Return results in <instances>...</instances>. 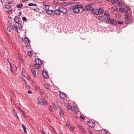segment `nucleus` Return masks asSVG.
<instances>
[{"instance_id":"nucleus-52","label":"nucleus","mask_w":134,"mask_h":134,"mask_svg":"<svg viewBox=\"0 0 134 134\" xmlns=\"http://www.w3.org/2000/svg\"><path fill=\"white\" fill-rule=\"evenodd\" d=\"M11 93L14 96V91H12V90L11 91Z\"/></svg>"},{"instance_id":"nucleus-42","label":"nucleus","mask_w":134,"mask_h":134,"mask_svg":"<svg viewBox=\"0 0 134 134\" xmlns=\"http://www.w3.org/2000/svg\"><path fill=\"white\" fill-rule=\"evenodd\" d=\"M43 5H44V7L47 6L48 5H49V4H47L46 2H44L43 3Z\"/></svg>"},{"instance_id":"nucleus-62","label":"nucleus","mask_w":134,"mask_h":134,"mask_svg":"<svg viewBox=\"0 0 134 134\" xmlns=\"http://www.w3.org/2000/svg\"><path fill=\"white\" fill-rule=\"evenodd\" d=\"M20 60L21 61H23V58H20Z\"/></svg>"},{"instance_id":"nucleus-32","label":"nucleus","mask_w":134,"mask_h":134,"mask_svg":"<svg viewBox=\"0 0 134 134\" xmlns=\"http://www.w3.org/2000/svg\"><path fill=\"white\" fill-rule=\"evenodd\" d=\"M106 19V23H108L110 21H110L111 20L109 18H107Z\"/></svg>"},{"instance_id":"nucleus-44","label":"nucleus","mask_w":134,"mask_h":134,"mask_svg":"<svg viewBox=\"0 0 134 134\" xmlns=\"http://www.w3.org/2000/svg\"><path fill=\"white\" fill-rule=\"evenodd\" d=\"M22 19L23 21H25L26 20V18L25 16H23L22 17Z\"/></svg>"},{"instance_id":"nucleus-40","label":"nucleus","mask_w":134,"mask_h":134,"mask_svg":"<svg viewBox=\"0 0 134 134\" xmlns=\"http://www.w3.org/2000/svg\"><path fill=\"white\" fill-rule=\"evenodd\" d=\"M70 130L71 131H73L74 130V127H71L70 128Z\"/></svg>"},{"instance_id":"nucleus-3","label":"nucleus","mask_w":134,"mask_h":134,"mask_svg":"<svg viewBox=\"0 0 134 134\" xmlns=\"http://www.w3.org/2000/svg\"><path fill=\"white\" fill-rule=\"evenodd\" d=\"M42 75L44 79H47L49 78L48 75L46 71L44 70H43L42 71Z\"/></svg>"},{"instance_id":"nucleus-21","label":"nucleus","mask_w":134,"mask_h":134,"mask_svg":"<svg viewBox=\"0 0 134 134\" xmlns=\"http://www.w3.org/2000/svg\"><path fill=\"white\" fill-rule=\"evenodd\" d=\"M23 6L22 3H19L16 5V7L18 8H20Z\"/></svg>"},{"instance_id":"nucleus-17","label":"nucleus","mask_w":134,"mask_h":134,"mask_svg":"<svg viewBox=\"0 0 134 134\" xmlns=\"http://www.w3.org/2000/svg\"><path fill=\"white\" fill-rule=\"evenodd\" d=\"M99 20L102 21L104 20L106 18H105V17L103 16H102L100 17H99L98 18Z\"/></svg>"},{"instance_id":"nucleus-57","label":"nucleus","mask_w":134,"mask_h":134,"mask_svg":"<svg viewBox=\"0 0 134 134\" xmlns=\"http://www.w3.org/2000/svg\"><path fill=\"white\" fill-rule=\"evenodd\" d=\"M44 86L46 89L48 90L49 89L47 85H44Z\"/></svg>"},{"instance_id":"nucleus-1","label":"nucleus","mask_w":134,"mask_h":134,"mask_svg":"<svg viewBox=\"0 0 134 134\" xmlns=\"http://www.w3.org/2000/svg\"><path fill=\"white\" fill-rule=\"evenodd\" d=\"M30 68L31 69V72H32L33 74V76L34 78H36V71L35 69L34 68L33 66L30 65Z\"/></svg>"},{"instance_id":"nucleus-18","label":"nucleus","mask_w":134,"mask_h":134,"mask_svg":"<svg viewBox=\"0 0 134 134\" xmlns=\"http://www.w3.org/2000/svg\"><path fill=\"white\" fill-rule=\"evenodd\" d=\"M41 64H34V65L35 66L36 68L37 69H40L41 68L40 65H41Z\"/></svg>"},{"instance_id":"nucleus-27","label":"nucleus","mask_w":134,"mask_h":134,"mask_svg":"<svg viewBox=\"0 0 134 134\" xmlns=\"http://www.w3.org/2000/svg\"><path fill=\"white\" fill-rule=\"evenodd\" d=\"M28 5L29 6H36L37 5L36 4L33 3H29L28 4Z\"/></svg>"},{"instance_id":"nucleus-23","label":"nucleus","mask_w":134,"mask_h":134,"mask_svg":"<svg viewBox=\"0 0 134 134\" xmlns=\"http://www.w3.org/2000/svg\"><path fill=\"white\" fill-rule=\"evenodd\" d=\"M59 114L62 115H64V112L63 110L62 109H60L59 110Z\"/></svg>"},{"instance_id":"nucleus-16","label":"nucleus","mask_w":134,"mask_h":134,"mask_svg":"<svg viewBox=\"0 0 134 134\" xmlns=\"http://www.w3.org/2000/svg\"><path fill=\"white\" fill-rule=\"evenodd\" d=\"M125 18L127 20L128 19L129 17L130 16L128 14L127 11H126L125 13Z\"/></svg>"},{"instance_id":"nucleus-19","label":"nucleus","mask_w":134,"mask_h":134,"mask_svg":"<svg viewBox=\"0 0 134 134\" xmlns=\"http://www.w3.org/2000/svg\"><path fill=\"white\" fill-rule=\"evenodd\" d=\"M110 22L111 24L112 25L114 24L116 25V21L113 19L111 20Z\"/></svg>"},{"instance_id":"nucleus-49","label":"nucleus","mask_w":134,"mask_h":134,"mask_svg":"<svg viewBox=\"0 0 134 134\" xmlns=\"http://www.w3.org/2000/svg\"><path fill=\"white\" fill-rule=\"evenodd\" d=\"M118 23L119 24H122L123 23V22L122 21H118Z\"/></svg>"},{"instance_id":"nucleus-59","label":"nucleus","mask_w":134,"mask_h":134,"mask_svg":"<svg viewBox=\"0 0 134 134\" xmlns=\"http://www.w3.org/2000/svg\"><path fill=\"white\" fill-rule=\"evenodd\" d=\"M18 108L19 109L21 112L23 111V110L20 107H18Z\"/></svg>"},{"instance_id":"nucleus-63","label":"nucleus","mask_w":134,"mask_h":134,"mask_svg":"<svg viewBox=\"0 0 134 134\" xmlns=\"http://www.w3.org/2000/svg\"><path fill=\"white\" fill-rule=\"evenodd\" d=\"M11 12V10H9L8 11H7V12L8 13H9Z\"/></svg>"},{"instance_id":"nucleus-14","label":"nucleus","mask_w":134,"mask_h":134,"mask_svg":"<svg viewBox=\"0 0 134 134\" xmlns=\"http://www.w3.org/2000/svg\"><path fill=\"white\" fill-rule=\"evenodd\" d=\"M22 41L24 43H28L30 40L28 38L25 37L22 38Z\"/></svg>"},{"instance_id":"nucleus-48","label":"nucleus","mask_w":134,"mask_h":134,"mask_svg":"<svg viewBox=\"0 0 134 134\" xmlns=\"http://www.w3.org/2000/svg\"><path fill=\"white\" fill-rule=\"evenodd\" d=\"M126 7L127 10H130V8L129 6H127Z\"/></svg>"},{"instance_id":"nucleus-20","label":"nucleus","mask_w":134,"mask_h":134,"mask_svg":"<svg viewBox=\"0 0 134 134\" xmlns=\"http://www.w3.org/2000/svg\"><path fill=\"white\" fill-rule=\"evenodd\" d=\"M21 127L23 129V130L25 133H27L25 125L23 124H21Z\"/></svg>"},{"instance_id":"nucleus-29","label":"nucleus","mask_w":134,"mask_h":134,"mask_svg":"<svg viewBox=\"0 0 134 134\" xmlns=\"http://www.w3.org/2000/svg\"><path fill=\"white\" fill-rule=\"evenodd\" d=\"M42 100H41L40 98L38 99V102L39 104L42 105Z\"/></svg>"},{"instance_id":"nucleus-51","label":"nucleus","mask_w":134,"mask_h":134,"mask_svg":"<svg viewBox=\"0 0 134 134\" xmlns=\"http://www.w3.org/2000/svg\"><path fill=\"white\" fill-rule=\"evenodd\" d=\"M13 2L12 1H8V4H11L12 3H13Z\"/></svg>"},{"instance_id":"nucleus-4","label":"nucleus","mask_w":134,"mask_h":134,"mask_svg":"<svg viewBox=\"0 0 134 134\" xmlns=\"http://www.w3.org/2000/svg\"><path fill=\"white\" fill-rule=\"evenodd\" d=\"M72 11L74 13H77L80 11V9L76 7L75 5L74 6L72 9Z\"/></svg>"},{"instance_id":"nucleus-8","label":"nucleus","mask_w":134,"mask_h":134,"mask_svg":"<svg viewBox=\"0 0 134 134\" xmlns=\"http://www.w3.org/2000/svg\"><path fill=\"white\" fill-rule=\"evenodd\" d=\"M59 97L62 99H64L66 97V95L63 93L60 92L59 93Z\"/></svg>"},{"instance_id":"nucleus-53","label":"nucleus","mask_w":134,"mask_h":134,"mask_svg":"<svg viewBox=\"0 0 134 134\" xmlns=\"http://www.w3.org/2000/svg\"><path fill=\"white\" fill-rule=\"evenodd\" d=\"M119 0H113V3L114 4L116 3V2L118 1Z\"/></svg>"},{"instance_id":"nucleus-60","label":"nucleus","mask_w":134,"mask_h":134,"mask_svg":"<svg viewBox=\"0 0 134 134\" xmlns=\"http://www.w3.org/2000/svg\"><path fill=\"white\" fill-rule=\"evenodd\" d=\"M53 108H54V110H57V108L55 106V105H54V106L53 107Z\"/></svg>"},{"instance_id":"nucleus-34","label":"nucleus","mask_w":134,"mask_h":134,"mask_svg":"<svg viewBox=\"0 0 134 134\" xmlns=\"http://www.w3.org/2000/svg\"><path fill=\"white\" fill-rule=\"evenodd\" d=\"M34 11L38 12L40 10V9L38 8H32Z\"/></svg>"},{"instance_id":"nucleus-41","label":"nucleus","mask_w":134,"mask_h":134,"mask_svg":"<svg viewBox=\"0 0 134 134\" xmlns=\"http://www.w3.org/2000/svg\"><path fill=\"white\" fill-rule=\"evenodd\" d=\"M53 109V108H52L51 106L49 105V109L50 111H52Z\"/></svg>"},{"instance_id":"nucleus-11","label":"nucleus","mask_w":134,"mask_h":134,"mask_svg":"<svg viewBox=\"0 0 134 134\" xmlns=\"http://www.w3.org/2000/svg\"><path fill=\"white\" fill-rule=\"evenodd\" d=\"M60 12L63 14L66 13L68 12L67 10L65 8H62L60 9Z\"/></svg>"},{"instance_id":"nucleus-2","label":"nucleus","mask_w":134,"mask_h":134,"mask_svg":"<svg viewBox=\"0 0 134 134\" xmlns=\"http://www.w3.org/2000/svg\"><path fill=\"white\" fill-rule=\"evenodd\" d=\"M87 123L90 127H94L95 126V122L92 121H89L87 122Z\"/></svg>"},{"instance_id":"nucleus-10","label":"nucleus","mask_w":134,"mask_h":134,"mask_svg":"<svg viewBox=\"0 0 134 134\" xmlns=\"http://www.w3.org/2000/svg\"><path fill=\"white\" fill-rule=\"evenodd\" d=\"M92 12V13L97 15H98L97 10L96 9H94L93 8H92L91 10Z\"/></svg>"},{"instance_id":"nucleus-26","label":"nucleus","mask_w":134,"mask_h":134,"mask_svg":"<svg viewBox=\"0 0 134 134\" xmlns=\"http://www.w3.org/2000/svg\"><path fill=\"white\" fill-rule=\"evenodd\" d=\"M11 7V5H9V4H7L5 5V8L9 9Z\"/></svg>"},{"instance_id":"nucleus-28","label":"nucleus","mask_w":134,"mask_h":134,"mask_svg":"<svg viewBox=\"0 0 134 134\" xmlns=\"http://www.w3.org/2000/svg\"><path fill=\"white\" fill-rule=\"evenodd\" d=\"M120 11L122 13H123L125 11V9L123 7H121L119 9Z\"/></svg>"},{"instance_id":"nucleus-13","label":"nucleus","mask_w":134,"mask_h":134,"mask_svg":"<svg viewBox=\"0 0 134 134\" xmlns=\"http://www.w3.org/2000/svg\"><path fill=\"white\" fill-rule=\"evenodd\" d=\"M35 64H41L42 63L41 61L39 59H36L35 60Z\"/></svg>"},{"instance_id":"nucleus-36","label":"nucleus","mask_w":134,"mask_h":134,"mask_svg":"<svg viewBox=\"0 0 134 134\" xmlns=\"http://www.w3.org/2000/svg\"><path fill=\"white\" fill-rule=\"evenodd\" d=\"M32 52L31 51H29L28 52V54L29 56H32Z\"/></svg>"},{"instance_id":"nucleus-12","label":"nucleus","mask_w":134,"mask_h":134,"mask_svg":"<svg viewBox=\"0 0 134 134\" xmlns=\"http://www.w3.org/2000/svg\"><path fill=\"white\" fill-rule=\"evenodd\" d=\"M98 15L99 14H102L104 12V10L103 9L100 8L97 10Z\"/></svg>"},{"instance_id":"nucleus-35","label":"nucleus","mask_w":134,"mask_h":134,"mask_svg":"<svg viewBox=\"0 0 134 134\" xmlns=\"http://www.w3.org/2000/svg\"><path fill=\"white\" fill-rule=\"evenodd\" d=\"M72 107L70 106L68 104H67V108L68 110H70V109H71V107Z\"/></svg>"},{"instance_id":"nucleus-38","label":"nucleus","mask_w":134,"mask_h":134,"mask_svg":"<svg viewBox=\"0 0 134 134\" xmlns=\"http://www.w3.org/2000/svg\"><path fill=\"white\" fill-rule=\"evenodd\" d=\"M14 112V115L16 116H17V113L15 111L14 109L13 110Z\"/></svg>"},{"instance_id":"nucleus-33","label":"nucleus","mask_w":134,"mask_h":134,"mask_svg":"<svg viewBox=\"0 0 134 134\" xmlns=\"http://www.w3.org/2000/svg\"><path fill=\"white\" fill-rule=\"evenodd\" d=\"M11 26H9L7 29V30L9 32L11 31L12 30V28H11Z\"/></svg>"},{"instance_id":"nucleus-47","label":"nucleus","mask_w":134,"mask_h":134,"mask_svg":"<svg viewBox=\"0 0 134 134\" xmlns=\"http://www.w3.org/2000/svg\"><path fill=\"white\" fill-rule=\"evenodd\" d=\"M27 93L29 94H31L32 93V92L31 90H29L27 91Z\"/></svg>"},{"instance_id":"nucleus-43","label":"nucleus","mask_w":134,"mask_h":134,"mask_svg":"<svg viewBox=\"0 0 134 134\" xmlns=\"http://www.w3.org/2000/svg\"><path fill=\"white\" fill-rule=\"evenodd\" d=\"M10 69L11 70V72H12V73H13V68L12 66H10Z\"/></svg>"},{"instance_id":"nucleus-54","label":"nucleus","mask_w":134,"mask_h":134,"mask_svg":"<svg viewBox=\"0 0 134 134\" xmlns=\"http://www.w3.org/2000/svg\"><path fill=\"white\" fill-rule=\"evenodd\" d=\"M66 125L68 127H69L70 126V124L69 122H67L66 124Z\"/></svg>"},{"instance_id":"nucleus-6","label":"nucleus","mask_w":134,"mask_h":134,"mask_svg":"<svg viewBox=\"0 0 134 134\" xmlns=\"http://www.w3.org/2000/svg\"><path fill=\"white\" fill-rule=\"evenodd\" d=\"M60 8L59 7L58 9H55L54 11V13L56 15H59L60 14Z\"/></svg>"},{"instance_id":"nucleus-31","label":"nucleus","mask_w":134,"mask_h":134,"mask_svg":"<svg viewBox=\"0 0 134 134\" xmlns=\"http://www.w3.org/2000/svg\"><path fill=\"white\" fill-rule=\"evenodd\" d=\"M76 7L77 8H78V9L79 8H81L82 6L80 4H77L75 5Z\"/></svg>"},{"instance_id":"nucleus-7","label":"nucleus","mask_w":134,"mask_h":134,"mask_svg":"<svg viewBox=\"0 0 134 134\" xmlns=\"http://www.w3.org/2000/svg\"><path fill=\"white\" fill-rule=\"evenodd\" d=\"M85 8L86 10L87 11L91 10L92 8H93L92 6H91V4H87L85 5Z\"/></svg>"},{"instance_id":"nucleus-25","label":"nucleus","mask_w":134,"mask_h":134,"mask_svg":"<svg viewBox=\"0 0 134 134\" xmlns=\"http://www.w3.org/2000/svg\"><path fill=\"white\" fill-rule=\"evenodd\" d=\"M101 132L103 134H105L107 132L106 130L104 129H102L101 130Z\"/></svg>"},{"instance_id":"nucleus-15","label":"nucleus","mask_w":134,"mask_h":134,"mask_svg":"<svg viewBox=\"0 0 134 134\" xmlns=\"http://www.w3.org/2000/svg\"><path fill=\"white\" fill-rule=\"evenodd\" d=\"M53 12V10H49L46 11L48 15H50L52 14Z\"/></svg>"},{"instance_id":"nucleus-55","label":"nucleus","mask_w":134,"mask_h":134,"mask_svg":"<svg viewBox=\"0 0 134 134\" xmlns=\"http://www.w3.org/2000/svg\"><path fill=\"white\" fill-rule=\"evenodd\" d=\"M89 132L91 134H93L91 130H88Z\"/></svg>"},{"instance_id":"nucleus-24","label":"nucleus","mask_w":134,"mask_h":134,"mask_svg":"<svg viewBox=\"0 0 134 134\" xmlns=\"http://www.w3.org/2000/svg\"><path fill=\"white\" fill-rule=\"evenodd\" d=\"M115 15L116 17L118 19H120L121 17V15L119 14L116 13Z\"/></svg>"},{"instance_id":"nucleus-37","label":"nucleus","mask_w":134,"mask_h":134,"mask_svg":"<svg viewBox=\"0 0 134 134\" xmlns=\"http://www.w3.org/2000/svg\"><path fill=\"white\" fill-rule=\"evenodd\" d=\"M109 13H107V12H105L104 13V15L107 17H108L109 16Z\"/></svg>"},{"instance_id":"nucleus-46","label":"nucleus","mask_w":134,"mask_h":134,"mask_svg":"<svg viewBox=\"0 0 134 134\" xmlns=\"http://www.w3.org/2000/svg\"><path fill=\"white\" fill-rule=\"evenodd\" d=\"M81 8L82 9V10L83 11H85V10L86 9L83 6Z\"/></svg>"},{"instance_id":"nucleus-56","label":"nucleus","mask_w":134,"mask_h":134,"mask_svg":"<svg viewBox=\"0 0 134 134\" xmlns=\"http://www.w3.org/2000/svg\"><path fill=\"white\" fill-rule=\"evenodd\" d=\"M51 128L52 129V130L54 131V132L55 133H56V132H55V129L54 128H53L52 127H51Z\"/></svg>"},{"instance_id":"nucleus-50","label":"nucleus","mask_w":134,"mask_h":134,"mask_svg":"<svg viewBox=\"0 0 134 134\" xmlns=\"http://www.w3.org/2000/svg\"><path fill=\"white\" fill-rule=\"evenodd\" d=\"M40 131L42 133H44L43 132V131L42 128H40Z\"/></svg>"},{"instance_id":"nucleus-9","label":"nucleus","mask_w":134,"mask_h":134,"mask_svg":"<svg viewBox=\"0 0 134 134\" xmlns=\"http://www.w3.org/2000/svg\"><path fill=\"white\" fill-rule=\"evenodd\" d=\"M14 20L15 22L18 24H20V21L21 20V19L17 16H15L14 18Z\"/></svg>"},{"instance_id":"nucleus-64","label":"nucleus","mask_w":134,"mask_h":134,"mask_svg":"<svg viewBox=\"0 0 134 134\" xmlns=\"http://www.w3.org/2000/svg\"><path fill=\"white\" fill-rule=\"evenodd\" d=\"M19 15L20 16L21 15V12H19Z\"/></svg>"},{"instance_id":"nucleus-5","label":"nucleus","mask_w":134,"mask_h":134,"mask_svg":"<svg viewBox=\"0 0 134 134\" xmlns=\"http://www.w3.org/2000/svg\"><path fill=\"white\" fill-rule=\"evenodd\" d=\"M71 110L74 113H76L78 111V109L77 107L73 106L71 107Z\"/></svg>"},{"instance_id":"nucleus-61","label":"nucleus","mask_w":134,"mask_h":134,"mask_svg":"<svg viewBox=\"0 0 134 134\" xmlns=\"http://www.w3.org/2000/svg\"><path fill=\"white\" fill-rule=\"evenodd\" d=\"M77 125L80 127L81 126V125L80 123H79L78 124H77Z\"/></svg>"},{"instance_id":"nucleus-58","label":"nucleus","mask_w":134,"mask_h":134,"mask_svg":"<svg viewBox=\"0 0 134 134\" xmlns=\"http://www.w3.org/2000/svg\"><path fill=\"white\" fill-rule=\"evenodd\" d=\"M80 117L81 119H85V118L84 117H83L82 115H80Z\"/></svg>"},{"instance_id":"nucleus-45","label":"nucleus","mask_w":134,"mask_h":134,"mask_svg":"<svg viewBox=\"0 0 134 134\" xmlns=\"http://www.w3.org/2000/svg\"><path fill=\"white\" fill-rule=\"evenodd\" d=\"M22 112L23 113V116L25 118H26V116L25 115V112L24 111H22Z\"/></svg>"},{"instance_id":"nucleus-30","label":"nucleus","mask_w":134,"mask_h":134,"mask_svg":"<svg viewBox=\"0 0 134 134\" xmlns=\"http://www.w3.org/2000/svg\"><path fill=\"white\" fill-rule=\"evenodd\" d=\"M43 8L45 10H48L49 9V5H48L47 6H46L45 7H43Z\"/></svg>"},{"instance_id":"nucleus-39","label":"nucleus","mask_w":134,"mask_h":134,"mask_svg":"<svg viewBox=\"0 0 134 134\" xmlns=\"http://www.w3.org/2000/svg\"><path fill=\"white\" fill-rule=\"evenodd\" d=\"M42 104H43L44 105H45L47 104V103L45 101H43V100H42Z\"/></svg>"},{"instance_id":"nucleus-22","label":"nucleus","mask_w":134,"mask_h":134,"mask_svg":"<svg viewBox=\"0 0 134 134\" xmlns=\"http://www.w3.org/2000/svg\"><path fill=\"white\" fill-rule=\"evenodd\" d=\"M12 28L14 29V30L15 31H16L17 32H18V28L15 26H13L12 27Z\"/></svg>"}]
</instances>
